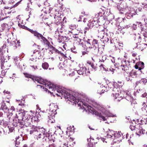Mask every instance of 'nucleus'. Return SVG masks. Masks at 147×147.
Here are the masks:
<instances>
[{
    "label": "nucleus",
    "mask_w": 147,
    "mask_h": 147,
    "mask_svg": "<svg viewBox=\"0 0 147 147\" xmlns=\"http://www.w3.org/2000/svg\"><path fill=\"white\" fill-rule=\"evenodd\" d=\"M126 68H127V66L126 65H125L124 64L121 65V68L123 70L125 71Z\"/></svg>",
    "instance_id": "2f4dec72"
},
{
    "label": "nucleus",
    "mask_w": 147,
    "mask_h": 147,
    "mask_svg": "<svg viewBox=\"0 0 147 147\" xmlns=\"http://www.w3.org/2000/svg\"><path fill=\"white\" fill-rule=\"evenodd\" d=\"M50 109L49 111V114L51 115L52 113H56V111L58 108L57 106L54 104L50 105Z\"/></svg>",
    "instance_id": "f8f14e48"
},
{
    "label": "nucleus",
    "mask_w": 147,
    "mask_h": 147,
    "mask_svg": "<svg viewBox=\"0 0 147 147\" xmlns=\"http://www.w3.org/2000/svg\"><path fill=\"white\" fill-rule=\"evenodd\" d=\"M92 105L93 107L97 108H98L99 107H102L101 106L96 102H92Z\"/></svg>",
    "instance_id": "393cba45"
},
{
    "label": "nucleus",
    "mask_w": 147,
    "mask_h": 147,
    "mask_svg": "<svg viewBox=\"0 0 147 147\" xmlns=\"http://www.w3.org/2000/svg\"><path fill=\"white\" fill-rule=\"evenodd\" d=\"M49 147H55L54 145L53 144H51L49 146Z\"/></svg>",
    "instance_id": "3c124183"
},
{
    "label": "nucleus",
    "mask_w": 147,
    "mask_h": 147,
    "mask_svg": "<svg viewBox=\"0 0 147 147\" xmlns=\"http://www.w3.org/2000/svg\"><path fill=\"white\" fill-rule=\"evenodd\" d=\"M86 19L84 18V20H83V22H86Z\"/></svg>",
    "instance_id": "338daca9"
},
{
    "label": "nucleus",
    "mask_w": 147,
    "mask_h": 147,
    "mask_svg": "<svg viewBox=\"0 0 147 147\" xmlns=\"http://www.w3.org/2000/svg\"><path fill=\"white\" fill-rule=\"evenodd\" d=\"M110 57V59L111 61L112 62V63H115V58L114 57H112L111 55H109V56Z\"/></svg>",
    "instance_id": "c756f323"
},
{
    "label": "nucleus",
    "mask_w": 147,
    "mask_h": 147,
    "mask_svg": "<svg viewBox=\"0 0 147 147\" xmlns=\"http://www.w3.org/2000/svg\"><path fill=\"white\" fill-rule=\"evenodd\" d=\"M130 98L129 99V100L130 101H131L133 100V97H131V96H130Z\"/></svg>",
    "instance_id": "6e6d98bb"
},
{
    "label": "nucleus",
    "mask_w": 147,
    "mask_h": 147,
    "mask_svg": "<svg viewBox=\"0 0 147 147\" xmlns=\"http://www.w3.org/2000/svg\"><path fill=\"white\" fill-rule=\"evenodd\" d=\"M138 11H140L142 10V8H138Z\"/></svg>",
    "instance_id": "680f3d73"
},
{
    "label": "nucleus",
    "mask_w": 147,
    "mask_h": 147,
    "mask_svg": "<svg viewBox=\"0 0 147 147\" xmlns=\"http://www.w3.org/2000/svg\"><path fill=\"white\" fill-rule=\"evenodd\" d=\"M31 119V121L32 122H38L39 121V120L38 118V116L36 115L32 117Z\"/></svg>",
    "instance_id": "5701e85b"
},
{
    "label": "nucleus",
    "mask_w": 147,
    "mask_h": 147,
    "mask_svg": "<svg viewBox=\"0 0 147 147\" xmlns=\"http://www.w3.org/2000/svg\"><path fill=\"white\" fill-rule=\"evenodd\" d=\"M97 21L95 19H91L88 21L87 26L89 28H92L97 23Z\"/></svg>",
    "instance_id": "ddd939ff"
},
{
    "label": "nucleus",
    "mask_w": 147,
    "mask_h": 147,
    "mask_svg": "<svg viewBox=\"0 0 147 147\" xmlns=\"http://www.w3.org/2000/svg\"><path fill=\"white\" fill-rule=\"evenodd\" d=\"M122 5L121 4L117 5V8L119 10L120 13H125L127 19H129L131 17H132L133 16V13H130L127 12L128 10V8L127 7H126L125 8H123L121 7Z\"/></svg>",
    "instance_id": "20e7f679"
},
{
    "label": "nucleus",
    "mask_w": 147,
    "mask_h": 147,
    "mask_svg": "<svg viewBox=\"0 0 147 147\" xmlns=\"http://www.w3.org/2000/svg\"><path fill=\"white\" fill-rule=\"evenodd\" d=\"M121 132L117 133H114L113 135L114 139L113 140L114 142H117L118 143L121 141L122 138V136L121 135Z\"/></svg>",
    "instance_id": "1a4fd4ad"
},
{
    "label": "nucleus",
    "mask_w": 147,
    "mask_h": 147,
    "mask_svg": "<svg viewBox=\"0 0 147 147\" xmlns=\"http://www.w3.org/2000/svg\"><path fill=\"white\" fill-rule=\"evenodd\" d=\"M15 0H7L8 2L10 3H14L15 2Z\"/></svg>",
    "instance_id": "ea45409f"
},
{
    "label": "nucleus",
    "mask_w": 147,
    "mask_h": 147,
    "mask_svg": "<svg viewBox=\"0 0 147 147\" xmlns=\"http://www.w3.org/2000/svg\"><path fill=\"white\" fill-rule=\"evenodd\" d=\"M85 30H84V34H86V31L87 30H88V28H85Z\"/></svg>",
    "instance_id": "8fccbe9b"
},
{
    "label": "nucleus",
    "mask_w": 147,
    "mask_h": 147,
    "mask_svg": "<svg viewBox=\"0 0 147 147\" xmlns=\"http://www.w3.org/2000/svg\"><path fill=\"white\" fill-rule=\"evenodd\" d=\"M55 20V23L58 25L61 22V18L60 17H58L55 15L54 17Z\"/></svg>",
    "instance_id": "6ab92c4d"
},
{
    "label": "nucleus",
    "mask_w": 147,
    "mask_h": 147,
    "mask_svg": "<svg viewBox=\"0 0 147 147\" xmlns=\"http://www.w3.org/2000/svg\"><path fill=\"white\" fill-rule=\"evenodd\" d=\"M119 46L122 47L123 44L122 43H121L119 44Z\"/></svg>",
    "instance_id": "052dcab7"
},
{
    "label": "nucleus",
    "mask_w": 147,
    "mask_h": 147,
    "mask_svg": "<svg viewBox=\"0 0 147 147\" xmlns=\"http://www.w3.org/2000/svg\"><path fill=\"white\" fill-rule=\"evenodd\" d=\"M145 33H144V36L147 37V28L146 27V29H145Z\"/></svg>",
    "instance_id": "c03bdc74"
},
{
    "label": "nucleus",
    "mask_w": 147,
    "mask_h": 147,
    "mask_svg": "<svg viewBox=\"0 0 147 147\" xmlns=\"http://www.w3.org/2000/svg\"><path fill=\"white\" fill-rule=\"evenodd\" d=\"M142 120L143 121L145 124L147 123V117H143Z\"/></svg>",
    "instance_id": "f704fd0d"
},
{
    "label": "nucleus",
    "mask_w": 147,
    "mask_h": 147,
    "mask_svg": "<svg viewBox=\"0 0 147 147\" xmlns=\"http://www.w3.org/2000/svg\"><path fill=\"white\" fill-rule=\"evenodd\" d=\"M76 74V75H77V71H75L73 72L72 73H71L69 74V76H74V78H75V79H76L77 78V76H75Z\"/></svg>",
    "instance_id": "cd10ccee"
},
{
    "label": "nucleus",
    "mask_w": 147,
    "mask_h": 147,
    "mask_svg": "<svg viewBox=\"0 0 147 147\" xmlns=\"http://www.w3.org/2000/svg\"><path fill=\"white\" fill-rule=\"evenodd\" d=\"M147 82V80L145 79H142L140 82H136V84H138V83H143L144 84H146Z\"/></svg>",
    "instance_id": "a878e982"
},
{
    "label": "nucleus",
    "mask_w": 147,
    "mask_h": 147,
    "mask_svg": "<svg viewBox=\"0 0 147 147\" xmlns=\"http://www.w3.org/2000/svg\"><path fill=\"white\" fill-rule=\"evenodd\" d=\"M120 94L121 92L119 89L116 88H113L112 95L116 101H119L122 99V96H120Z\"/></svg>",
    "instance_id": "423d86ee"
},
{
    "label": "nucleus",
    "mask_w": 147,
    "mask_h": 147,
    "mask_svg": "<svg viewBox=\"0 0 147 147\" xmlns=\"http://www.w3.org/2000/svg\"><path fill=\"white\" fill-rule=\"evenodd\" d=\"M146 45H147V44L143 43L142 44H137V47L138 49L142 50L144 49Z\"/></svg>",
    "instance_id": "aec40b11"
},
{
    "label": "nucleus",
    "mask_w": 147,
    "mask_h": 147,
    "mask_svg": "<svg viewBox=\"0 0 147 147\" xmlns=\"http://www.w3.org/2000/svg\"><path fill=\"white\" fill-rule=\"evenodd\" d=\"M136 134L138 136H140L142 134H145V131L140 125L138 126L136 129Z\"/></svg>",
    "instance_id": "9d476101"
},
{
    "label": "nucleus",
    "mask_w": 147,
    "mask_h": 147,
    "mask_svg": "<svg viewBox=\"0 0 147 147\" xmlns=\"http://www.w3.org/2000/svg\"><path fill=\"white\" fill-rule=\"evenodd\" d=\"M23 147H27V145H24Z\"/></svg>",
    "instance_id": "774afa93"
},
{
    "label": "nucleus",
    "mask_w": 147,
    "mask_h": 147,
    "mask_svg": "<svg viewBox=\"0 0 147 147\" xmlns=\"http://www.w3.org/2000/svg\"><path fill=\"white\" fill-rule=\"evenodd\" d=\"M29 31L32 34H33L34 36L36 37L38 39H41V40L43 41L45 43H46L47 41L46 39L43 37L42 35L39 33L37 31L33 30H32L31 29H30Z\"/></svg>",
    "instance_id": "6e6552de"
},
{
    "label": "nucleus",
    "mask_w": 147,
    "mask_h": 147,
    "mask_svg": "<svg viewBox=\"0 0 147 147\" xmlns=\"http://www.w3.org/2000/svg\"><path fill=\"white\" fill-rule=\"evenodd\" d=\"M49 59H51L52 61H53L54 60V58L53 57L49 58Z\"/></svg>",
    "instance_id": "13d9d810"
},
{
    "label": "nucleus",
    "mask_w": 147,
    "mask_h": 147,
    "mask_svg": "<svg viewBox=\"0 0 147 147\" xmlns=\"http://www.w3.org/2000/svg\"><path fill=\"white\" fill-rule=\"evenodd\" d=\"M8 25L6 23H3L2 25V29L4 30L5 28L7 27Z\"/></svg>",
    "instance_id": "473e14b6"
},
{
    "label": "nucleus",
    "mask_w": 147,
    "mask_h": 147,
    "mask_svg": "<svg viewBox=\"0 0 147 147\" xmlns=\"http://www.w3.org/2000/svg\"><path fill=\"white\" fill-rule=\"evenodd\" d=\"M122 63H125V64H126L125 63V61H122Z\"/></svg>",
    "instance_id": "e2e57ef3"
},
{
    "label": "nucleus",
    "mask_w": 147,
    "mask_h": 147,
    "mask_svg": "<svg viewBox=\"0 0 147 147\" xmlns=\"http://www.w3.org/2000/svg\"><path fill=\"white\" fill-rule=\"evenodd\" d=\"M136 53H133L132 54V56H133V57H135L136 55Z\"/></svg>",
    "instance_id": "4d7b16f0"
},
{
    "label": "nucleus",
    "mask_w": 147,
    "mask_h": 147,
    "mask_svg": "<svg viewBox=\"0 0 147 147\" xmlns=\"http://www.w3.org/2000/svg\"><path fill=\"white\" fill-rule=\"evenodd\" d=\"M117 82L119 84H120V86L121 87H122L123 84V83L121 81H118Z\"/></svg>",
    "instance_id": "37998d69"
},
{
    "label": "nucleus",
    "mask_w": 147,
    "mask_h": 147,
    "mask_svg": "<svg viewBox=\"0 0 147 147\" xmlns=\"http://www.w3.org/2000/svg\"><path fill=\"white\" fill-rule=\"evenodd\" d=\"M13 121H16V122L22 123L25 125H29L31 123V120L30 115L27 112L22 109L20 110L16 114Z\"/></svg>",
    "instance_id": "f03ea898"
},
{
    "label": "nucleus",
    "mask_w": 147,
    "mask_h": 147,
    "mask_svg": "<svg viewBox=\"0 0 147 147\" xmlns=\"http://www.w3.org/2000/svg\"><path fill=\"white\" fill-rule=\"evenodd\" d=\"M63 145V147H68L67 144L66 143H65Z\"/></svg>",
    "instance_id": "603ef678"
},
{
    "label": "nucleus",
    "mask_w": 147,
    "mask_h": 147,
    "mask_svg": "<svg viewBox=\"0 0 147 147\" xmlns=\"http://www.w3.org/2000/svg\"><path fill=\"white\" fill-rule=\"evenodd\" d=\"M101 140L103 142H104L105 141L106 143L107 142V141L106 140V139L104 138H101Z\"/></svg>",
    "instance_id": "de8ad7c7"
},
{
    "label": "nucleus",
    "mask_w": 147,
    "mask_h": 147,
    "mask_svg": "<svg viewBox=\"0 0 147 147\" xmlns=\"http://www.w3.org/2000/svg\"><path fill=\"white\" fill-rule=\"evenodd\" d=\"M86 68L85 67H82L80 68V69L77 71V74L80 75H83L86 74Z\"/></svg>",
    "instance_id": "4468645a"
},
{
    "label": "nucleus",
    "mask_w": 147,
    "mask_h": 147,
    "mask_svg": "<svg viewBox=\"0 0 147 147\" xmlns=\"http://www.w3.org/2000/svg\"><path fill=\"white\" fill-rule=\"evenodd\" d=\"M31 67H32L33 69H34V70H35L36 69H37V66H35L34 65L32 66H31Z\"/></svg>",
    "instance_id": "09e8293b"
},
{
    "label": "nucleus",
    "mask_w": 147,
    "mask_h": 147,
    "mask_svg": "<svg viewBox=\"0 0 147 147\" xmlns=\"http://www.w3.org/2000/svg\"><path fill=\"white\" fill-rule=\"evenodd\" d=\"M34 82L42 84V85H37L40 86L41 88L43 87L44 91H47L48 88L49 90L48 92L51 94H54L58 96H63L65 98L67 99L68 100L71 102L76 104L78 103V106L80 107L81 109H84L86 112L91 113L92 114H94V109L89 105L87 103L84 101H82L79 98L77 99L73 95L69 94L64 90V88L60 86H56L50 82H48L43 80L40 77H34L32 78Z\"/></svg>",
    "instance_id": "f257e3e1"
},
{
    "label": "nucleus",
    "mask_w": 147,
    "mask_h": 147,
    "mask_svg": "<svg viewBox=\"0 0 147 147\" xmlns=\"http://www.w3.org/2000/svg\"><path fill=\"white\" fill-rule=\"evenodd\" d=\"M66 45H65V44H64L63 46V48L65 49V50H66Z\"/></svg>",
    "instance_id": "5fc2aeb1"
},
{
    "label": "nucleus",
    "mask_w": 147,
    "mask_h": 147,
    "mask_svg": "<svg viewBox=\"0 0 147 147\" xmlns=\"http://www.w3.org/2000/svg\"><path fill=\"white\" fill-rule=\"evenodd\" d=\"M18 139V137L16 138V147L18 146H16V145H18L20 144L19 142V141L18 142V141H17V140Z\"/></svg>",
    "instance_id": "58836bf2"
},
{
    "label": "nucleus",
    "mask_w": 147,
    "mask_h": 147,
    "mask_svg": "<svg viewBox=\"0 0 147 147\" xmlns=\"http://www.w3.org/2000/svg\"><path fill=\"white\" fill-rule=\"evenodd\" d=\"M12 115V114L11 113H9L8 115H7V117L9 119L10 118V117Z\"/></svg>",
    "instance_id": "79ce46f5"
},
{
    "label": "nucleus",
    "mask_w": 147,
    "mask_h": 147,
    "mask_svg": "<svg viewBox=\"0 0 147 147\" xmlns=\"http://www.w3.org/2000/svg\"><path fill=\"white\" fill-rule=\"evenodd\" d=\"M53 51L56 53H57L59 54H60L62 55H64V54L62 53H61L60 51H59V50H58L57 49H53Z\"/></svg>",
    "instance_id": "7c9ffc66"
},
{
    "label": "nucleus",
    "mask_w": 147,
    "mask_h": 147,
    "mask_svg": "<svg viewBox=\"0 0 147 147\" xmlns=\"http://www.w3.org/2000/svg\"><path fill=\"white\" fill-rule=\"evenodd\" d=\"M100 18H102V13L101 12H99L96 14L94 18L92 19H95L96 20H97V23L100 22L99 19Z\"/></svg>",
    "instance_id": "dca6fc26"
},
{
    "label": "nucleus",
    "mask_w": 147,
    "mask_h": 147,
    "mask_svg": "<svg viewBox=\"0 0 147 147\" xmlns=\"http://www.w3.org/2000/svg\"><path fill=\"white\" fill-rule=\"evenodd\" d=\"M147 95V93L145 92L143 94H142V96L143 97H145Z\"/></svg>",
    "instance_id": "49530a36"
},
{
    "label": "nucleus",
    "mask_w": 147,
    "mask_h": 147,
    "mask_svg": "<svg viewBox=\"0 0 147 147\" xmlns=\"http://www.w3.org/2000/svg\"><path fill=\"white\" fill-rule=\"evenodd\" d=\"M18 26L20 28H23V29H24L27 30L28 31H29V30H30V29L29 28H27V27H26V26H25L24 25H22V24H20L19 23L18 24Z\"/></svg>",
    "instance_id": "bb28decb"
},
{
    "label": "nucleus",
    "mask_w": 147,
    "mask_h": 147,
    "mask_svg": "<svg viewBox=\"0 0 147 147\" xmlns=\"http://www.w3.org/2000/svg\"><path fill=\"white\" fill-rule=\"evenodd\" d=\"M101 86V87L102 88V90L101 92L100 93V94H102L104 93V91H106V89L105 86H103L102 85Z\"/></svg>",
    "instance_id": "c85d7f7f"
},
{
    "label": "nucleus",
    "mask_w": 147,
    "mask_h": 147,
    "mask_svg": "<svg viewBox=\"0 0 147 147\" xmlns=\"http://www.w3.org/2000/svg\"><path fill=\"white\" fill-rule=\"evenodd\" d=\"M98 32L99 33L98 37H99L101 39H103L105 35H106V33L105 32L104 29L102 27L99 28Z\"/></svg>",
    "instance_id": "9b49d317"
},
{
    "label": "nucleus",
    "mask_w": 147,
    "mask_h": 147,
    "mask_svg": "<svg viewBox=\"0 0 147 147\" xmlns=\"http://www.w3.org/2000/svg\"><path fill=\"white\" fill-rule=\"evenodd\" d=\"M85 45L86 47V49H93L95 50L98 47L97 41L96 40L94 39L92 43L91 44L90 43V40H88L85 42Z\"/></svg>",
    "instance_id": "39448f33"
},
{
    "label": "nucleus",
    "mask_w": 147,
    "mask_h": 147,
    "mask_svg": "<svg viewBox=\"0 0 147 147\" xmlns=\"http://www.w3.org/2000/svg\"><path fill=\"white\" fill-rule=\"evenodd\" d=\"M46 131L44 129L41 128L38 129L37 132L36 133L35 136H36L37 140L43 139L45 137H48Z\"/></svg>",
    "instance_id": "7ed1b4c3"
},
{
    "label": "nucleus",
    "mask_w": 147,
    "mask_h": 147,
    "mask_svg": "<svg viewBox=\"0 0 147 147\" xmlns=\"http://www.w3.org/2000/svg\"><path fill=\"white\" fill-rule=\"evenodd\" d=\"M143 106V108L144 107V108L145 109V110H146L147 111V104L145 103H144Z\"/></svg>",
    "instance_id": "a19ab883"
},
{
    "label": "nucleus",
    "mask_w": 147,
    "mask_h": 147,
    "mask_svg": "<svg viewBox=\"0 0 147 147\" xmlns=\"http://www.w3.org/2000/svg\"><path fill=\"white\" fill-rule=\"evenodd\" d=\"M11 42L12 45L13 46L14 49H16L18 46L20 45V42L18 40H14L12 41Z\"/></svg>",
    "instance_id": "f3484780"
},
{
    "label": "nucleus",
    "mask_w": 147,
    "mask_h": 147,
    "mask_svg": "<svg viewBox=\"0 0 147 147\" xmlns=\"http://www.w3.org/2000/svg\"><path fill=\"white\" fill-rule=\"evenodd\" d=\"M30 60H31V61H33V60H35V59H34V58H32V59L30 58Z\"/></svg>",
    "instance_id": "0e129e2a"
},
{
    "label": "nucleus",
    "mask_w": 147,
    "mask_h": 147,
    "mask_svg": "<svg viewBox=\"0 0 147 147\" xmlns=\"http://www.w3.org/2000/svg\"><path fill=\"white\" fill-rule=\"evenodd\" d=\"M71 51L74 53H77L76 48L75 47L71 49Z\"/></svg>",
    "instance_id": "72a5a7b5"
},
{
    "label": "nucleus",
    "mask_w": 147,
    "mask_h": 147,
    "mask_svg": "<svg viewBox=\"0 0 147 147\" xmlns=\"http://www.w3.org/2000/svg\"><path fill=\"white\" fill-rule=\"evenodd\" d=\"M136 12H138V10H137V9H136V11L135 12V13H134V15H136Z\"/></svg>",
    "instance_id": "69168bd1"
},
{
    "label": "nucleus",
    "mask_w": 147,
    "mask_h": 147,
    "mask_svg": "<svg viewBox=\"0 0 147 147\" xmlns=\"http://www.w3.org/2000/svg\"><path fill=\"white\" fill-rule=\"evenodd\" d=\"M105 115L106 117H112L115 116V115L111 113L110 112L108 111H106L105 113Z\"/></svg>",
    "instance_id": "412c9836"
},
{
    "label": "nucleus",
    "mask_w": 147,
    "mask_h": 147,
    "mask_svg": "<svg viewBox=\"0 0 147 147\" xmlns=\"http://www.w3.org/2000/svg\"><path fill=\"white\" fill-rule=\"evenodd\" d=\"M3 115V113L1 112H0V117H1Z\"/></svg>",
    "instance_id": "bf43d9fd"
},
{
    "label": "nucleus",
    "mask_w": 147,
    "mask_h": 147,
    "mask_svg": "<svg viewBox=\"0 0 147 147\" xmlns=\"http://www.w3.org/2000/svg\"><path fill=\"white\" fill-rule=\"evenodd\" d=\"M26 130L30 134H33L35 136L36 133L37 132L38 129L35 126L33 125H26Z\"/></svg>",
    "instance_id": "0eeeda50"
},
{
    "label": "nucleus",
    "mask_w": 147,
    "mask_h": 147,
    "mask_svg": "<svg viewBox=\"0 0 147 147\" xmlns=\"http://www.w3.org/2000/svg\"><path fill=\"white\" fill-rule=\"evenodd\" d=\"M49 66V64L47 62H45L42 64V67L44 69H47Z\"/></svg>",
    "instance_id": "b1692460"
},
{
    "label": "nucleus",
    "mask_w": 147,
    "mask_h": 147,
    "mask_svg": "<svg viewBox=\"0 0 147 147\" xmlns=\"http://www.w3.org/2000/svg\"><path fill=\"white\" fill-rule=\"evenodd\" d=\"M100 68L101 69L104 70H107V69H106L104 67V65H101L100 66Z\"/></svg>",
    "instance_id": "c9c22d12"
},
{
    "label": "nucleus",
    "mask_w": 147,
    "mask_h": 147,
    "mask_svg": "<svg viewBox=\"0 0 147 147\" xmlns=\"http://www.w3.org/2000/svg\"><path fill=\"white\" fill-rule=\"evenodd\" d=\"M57 113H51V115H49V116H48L49 120V123H54L55 122V120L54 119L55 116Z\"/></svg>",
    "instance_id": "2eb2a0df"
},
{
    "label": "nucleus",
    "mask_w": 147,
    "mask_h": 147,
    "mask_svg": "<svg viewBox=\"0 0 147 147\" xmlns=\"http://www.w3.org/2000/svg\"><path fill=\"white\" fill-rule=\"evenodd\" d=\"M90 65H91V67H92V69H94L95 70L96 68V66H94L93 64H91Z\"/></svg>",
    "instance_id": "a18cd8bd"
},
{
    "label": "nucleus",
    "mask_w": 147,
    "mask_h": 147,
    "mask_svg": "<svg viewBox=\"0 0 147 147\" xmlns=\"http://www.w3.org/2000/svg\"><path fill=\"white\" fill-rule=\"evenodd\" d=\"M114 132L111 130H109L108 131L106 137L107 138H111L113 139L114 137L113 135H114Z\"/></svg>",
    "instance_id": "a211bd4d"
},
{
    "label": "nucleus",
    "mask_w": 147,
    "mask_h": 147,
    "mask_svg": "<svg viewBox=\"0 0 147 147\" xmlns=\"http://www.w3.org/2000/svg\"><path fill=\"white\" fill-rule=\"evenodd\" d=\"M1 108L2 110H3L5 112L8 113L9 109L5 105H2Z\"/></svg>",
    "instance_id": "4be33fe9"
},
{
    "label": "nucleus",
    "mask_w": 147,
    "mask_h": 147,
    "mask_svg": "<svg viewBox=\"0 0 147 147\" xmlns=\"http://www.w3.org/2000/svg\"><path fill=\"white\" fill-rule=\"evenodd\" d=\"M24 74L26 77L29 78H31V77L32 76H31L30 75L28 74L27 73H24Z\"/></svg>",
    "instance_id": "4c0bfd02"
},
{
    "label": "nucleus",
    "mask_w": 147,
    "mask_h": 147,
    "mask_svg": "<svg viewBox=\"0 0 147 147\" xmlns=\"http://www.w3.org/2000/svg\"><path fill=\"white\" fill-rule=\"evenodd\" d=\"M76 28V26L75 25H70L69 26V28L71 29L74 30Z\"/></svg>",
    "instance_id": "e433bc0d"
},
{
    "label": "nucleus",
    "mask_w": 147,
    "mask_h": 147,
    "mask_svg": "<svg viewBox=\"0 0 147 147\" xmlns=\"http://www.w3.org/2000/svg\"><path fill=\"white\" fill-rule=\"evenodd\" d=\"M11 110H13V111H14L15 110V109L12 106V107H11Z\"/></svg>",
    "instance_id": "864d4df0"
}]
</instances>
